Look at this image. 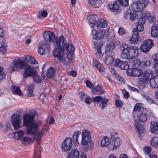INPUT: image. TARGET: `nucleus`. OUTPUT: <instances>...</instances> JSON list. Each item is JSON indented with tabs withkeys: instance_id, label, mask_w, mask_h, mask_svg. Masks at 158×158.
<instances>
[{
	"instance_id": "nucleus-61",
	"label": "nucleus",
	"mask_w": 158,
	"mask_h": 158,
	"mask_svg": "<svg viewBox=\"0 0 158 158\" xmlns=\"http://www.w3.org/2000/svg\"><path fill=\"white\" fill-rule=\"evenodd\" d=\"M127 74L129 76H133V69H129V68L127 69Z\"/></svg>"
},
{
	"instance_id": "nucleus-20",
	"label": "nucleus",
	"mask_w": 158,
	"mask_h": 158,
	"mask_svg": "<svg viewBox=\"0 0 158 158\" xmlns=\"http://www.w3.org/2000/svg\"><path fill=\"white\" fill-rule=\"evenodd\" d=\"M91 93L95 95H102L105 93V91L104 90L102 86L99 85L95 86L91 90Z\"/></svg>"
},
{
	"instance_id": "nucleus-60",
	"label": "nucleus",
	"mask_w": 158,
	"mask_h": 158,
	"mask_svg": "<svg viewBox=\"0 0 158 158\" xmlns=\"http://www.w3.org/2000/svg\"><path fill=\"white\" fill-rule=\"evenodd\" d=\"M86 85L87 87L90 89H92L94 87V85L89 81L87 80L86 81Z\"/></svg>"
},
{
	"instance_id": "nucleus-58",
	"label": "nucleus",
	"mask_w": 158,
	"mask_h": 158,
	"mask_svg": "<svg viewBox=\"0 0 158 158\" xmlns=\"http://www.w3.org/2000/svg\"><path fill=\"white\" fill-rule=\"evenodd\" d=\"M35 86V84L34 83H31L28 86V90L33 91Z\"/></svg>"
},
{
	"instance_id": "nucleus-15",
	"label": "nucleus",
	"mask_w": 158,
	"mask_h": 158,
	"mask_svg": "<svg viewBox=\"0 0 158 158\" xmlns=\"http://www.w3.org/2000/svg\"><path fill=\"white\" fill-rule=\"evenodd\" d=\"M73 146L72 141L70 137L67 138L64 140L61 145L62 151L66 152L69 150Z\"/></svg>"
},
{
	"instance_id": "nucleus-48",
	"label": "nucleus",
	"mask_w": 158,
	"mask_h": 158,
	"mask_svg": "<svg viewBox=\"0 0 158 158\" xmlns=\"http://www.w3.org/2000/svg\"><path fill=\"white\" fill-rule=\"evenodd\" d=\"M7 45L5 42H2L0 47V51L3 54H4L6 52Z\"/></svg>"
},
{
	"instance_id": "nucleus-12",
	"label": "nucleus",
	"mask_w": 158,
	"mask_h": 158,
	"mask_svg": "<svg viewBox=\"0 0 158 158\" xmlns=\"http://www.w3.org/2000/svg\"><path fill=\"white\" fill-rule=\"evenodd\" d=\"M82 139L81 144L84 146H86L88 144L91 139V133L87 130H82L81 133Z\"/></svg>"
},
{
	"instance_id": "nucleus-31",
	"label": "nucleus",
	"mask_w": 158,
	"mask_h": 158,
	"mask_svg": "<svg viewBox=\"0 0 158 158\" xmlns=\"http://www.w3.org/2000/svg\"><path fill=\"white\" fill-rule=\"evenodd\" d=\"M31 77H32L34 82L37 84H41L42 83V81L41 77L37 74V71Z\"/></svg>"
},
{
	"instance_id": "nucleus-47",
	"label": "nucleus",
	"mask_w": 158,
	"mask_h": 158,
	"mask_svg": "<svg viewBox=\"0 0 158 158\" xmlns=\"http://www.w3.org/2000/svg\"><path fill=\"white\" fill-rule=\"evenodd\" d=\"M15 136H17L18 137V139L21 140L22 139L24 135V133L22 131H19L15 133Z\"/></svg>"
},
{
	"instance_id": "nucleus-41",
	"label": "nucleus",
	"mask_w": 158,
	"mask_h": 158,
	"mask_svg": "<svg viewBox=\"0 0 158 158\" xmlns=\"http://www.w3.org/2000/svg\"><path fill=\"white\" fill-rule=\"evenodd\" d=\"M12 90L13 93L15 94L22 96L23 93L20 91L19 87L16 86H13L12 87Z\"/></svg>"
},
{
	"instance_id": "nucleus-29",
	"label": "nucleus",
	"mask_w": 158,
	"mask_h": 158,
	"mask_svg": "<svg viewBox=\"0 0 158 158\" xmlns=\"http://www.w3.org/2000/svg\"><path fill=\"white\" fill-rule=\"evenodd\" d=\"M88 4L95 8L99 7L101 5V2L99 0H88Z\"/></svg>"
},
{
	"instance_id": "nucleus-9",
	"label": "nucleus",
	"mask_w": 158,
	"mask_h": 158,
	"mask_svg": "<svg viewBox=\"0 0 158 158\" xmlns=\"http://www.w3.org/2000/svg\"><path fill=\"white\" fill-rule=\"evenodd\" d=\"M23 69V76L24 79L32 77L36 71L33 66H31L27 64Z\"/></svg>"
},
{
	"instance_id": "nucleus-33",
	"label": "nucleus",
	"mask_w": 158,
	"mask_h": 158,
	"mask_svg": "<svg viewBox=\"0 0 158 158\" xmlns=\"http://www.w3.org/2000/svg\"><path fill=\"white\" fill-rule=\"evenodd\" d=\"M97 18V16L96 15L91 16L89 18V23L91 28H93L95 26L97 23L96 19Z\"/></svg>"
},
{
	"instance_id": "nucleus-19",
	"label": "nucleus",
	"mask_w": 158,
	"mask_h": 158,
	"mask_svg": "<svg viewBox=\"0 0 158 158\" xmlns=\"http://www.w3.org/2000/svg\"><path fill=\"white\" fill-rule=\"evenodd\" d=\"M122 143V141L119 138H117L115 140H112L111 143L109 147L110 150H114L119 147Z\"/></svg>"
},
{
	"instance_id": "nucleus-28",
	"label": "nucleus",
	"mask_w": 158,
	"mask_h": 158,
	"mask_svg": "<svg viewBox=\"0 0 158 158\" xmlns=\"http://www.w3.org/2000/svg\"><path fill=\"white\" fill-rule=\"evenodd\" d=\"M128 45L125 44H122L120 45V49L122 51V53L121 55V58L123 59L124 57V54H126L128 49Z\"/></svg>"
},
{
	"instance_id": "nucleus-44",
	"label": "nucleus",
	"mask_w": 158,
	"mask_h": 158,
	"mask_svg": "<svg viewBox=\"0 0 158 158\" xmlns=\"http://www.w3.org/2000/svg\"><path fill=\"white\" fill-rule=\"evenodd\" d=\"M151 145L155 148L158 147V137H154L150 141Z\"/></svg>"
},
{
	"instance_id": "nucleus-16",
	"label": "nucleus",
	"mask_w": 158,
	"mask_h": 158,
	"mask_svg": "<svg viewBox=\"0 0 158 158\" xmlns=\"http://www.w3.org/2000/svg\"><path fill=\"white\" fill-rule=\"evenodd\" d=\"M105 33L104 30H99L97 31L96 30L92 31L91 36L93 40H100L102 38Z\"/></svg>"
},
{
	"instance_id": "nucleus-39",
	"label": "nucleus",
	"mask_w": 158,
	"mask_h": 158,
	"mask_svg": "<svg viewBox=\"0 0 158 158\" xmlns=\"http://www.w3.org/2000/svg\"><path fill=\"white\" fill-rule=\"evenodd\" d=\"M104 60L106 64L108 65H110L112 64L114 59L112 56H108L105 57L104 58Z\"/></svg>"
},
{
	"instance_id": "nucleus-13",
	"label": "nucleus",
	"mask_w": 158,
	"mask_h": 158,
	"mask_svg": "<svg viewBox=\"0 0 158 158\" xmlns=\"http://www.w3.org/2000/svg\"><path fill=\"white\" fill-rule=\"evenodd\" d=\"M12 124L15 130L18 129L21 125L22 118L19 114H15L11 116Z\"/></svg>"
},
{
	"instance_id": "nucleus-3",
	"label": "nucleus",
	"mask_w": 158,
	"mask_h": 158,
	"mask_svg": "<svg viewBox=\"0 0 158 158\" xmlns=\"http://www.w3.org/2000/svg\"><path fill=\"white\" fill-rule=\"evenodd\" d=\"M58 47H62L64 49H65L68 52L67 54H70V56H73L74 55V48L73 45L67 42L65 40L64 37L61 36L54 42Z\"/></svg>"
},
{
	"instance_id": "nucleus-17",
	"label": "nucleus",
	"mask_w": 158,
	"mask_h": 158,
	"mask_svg": "<svg viewBox=\"0 0 158 158\" xmlns=\"http://www.w3.org/2000/svg\"><path fill=\"white\" fill-rule=\"evenodd\" d=\"M114 66L122 69L126 70L128 69L129 67V66L127 62L122 61L118 59H117L115 60Z\"/></svg>"
},
{
	"instance_id": "nucleus-23",
	"label": "nucleus",
	"mask_w": 158,
	"mask_h": 158,
	"mask_svg": "<svg viewBox=\"0 0 158 158\" xmlns=\"http://www.w3.org/2000/svg\"><path fill=\"white\" fill-rule=\"evenodd\" d=\"M70 54L67 55V57H63L62 58H60L59 60L63 65L66 66H68L70 64V60L72 59L73 56H70Z\"/></svg>"
},
{
	"instance_id": "nucleus-14",
	"label": "nucleus",
	"mask_w": 158,
	"mask_h": 158,
	"mask_svg": "<svg viewBox=\"0 0 158 158\" xmlns=\"http://www.w3.org/2000/svg\"><path fill=\"white\" fill-rule=\"evenodd\" d=\"M50 48V46L48 42H42L39 44L38 52L40 55H43L49 52Z\"/></svg>"
},
{
	"instance_id": "nucleus-36",
	"label": "nucleus",
	"mask_w": 158,
	"mask_h": 158,
	"mask_svg": "<svg viewBox=\"0 0 158 158\" xmlns=\"http://www.w3.org/2000/svg\"><path fill=\"white\" fill-rule=\"evenodd\" d=\"M35 153L33 155V158H40L41 148L40 145L36 147L35 149Z\"/></svg>"
},
{
	"instance_id": "nucleus-64",
	"label": "nucleus",
	"mask_w": 158,
	"mask_h": 158,
	"mask_svg": "<svg viewBox=\"0 0 158 158\" xmlns=\"http://www.w3.org/2000/svg\"><path fill=\"white\" fill-rule=\"evenodd\" d=\"M151 15L150 13L148 11L145 12L143 14V16L147 19L149 18Z\"/></svg>"
},
{
	"instance_id": "nucleus-26",
	"label": "nucleus",
	"mask_w": 158,
	"mask_h": 158,
	"mask_svg": "<svg viewBox=\"0 0 158 158\" xmlns=\"http://www.w3.org/2000/svg\"><path fill=\"white\" fill-rule=\"evenodd\" d=\"M107 26V21L103 19H99L97 22L96 27L98 28H105Z\"/></svg>"
},
{
	"instance_id": "nucleus-57",
	"label": "nucleus",
	"mask_w": 158,
	"mask_h": 158,
	"mask_svg": "<svg viewBox=\"0 0 158 158\" xmlns=\"http://www.w3.org/2000/svg\"><path fill=\"white\" fill-rule=\"evenodd\" d=\"M118 31L119 35H123L125 32V29L122 27H120L119 28Z\"/></svg>"
},
{
	"instance_id": "nucleus-54",
	"label": "nucleus",
	"mask_w": 158,
	"mask_h": 158,
	"mask_svg": "<svg viewBox=\"0 0 158 158\" xmlns=\"http://www.w3.org/2000/svg\"><path fill=\"white\" fill-rule=\"evenodd\" d=\"M111 139L112 140H115L117 138H119L118 137V134L116 132L112 131L110 133Z\"/></svg>"
},
{
	"instance_id": "nucleus-40",
	"label": "nucleus",
	"mask_w": 158,
	"mask_h": 158,
	"mask_svg": "<svg viewBox=\"0 0 158 158\" xmlns=\"http://www.w3.org/2000/svg\"><path fill=\"white\" fill-rule=\"evenodd\" d=\"M152 57L153 60L155 61L153 67L155 70L158 69V53L153 55Z\"/></svg>"
},
{
	"instance_id": "nucleus-53",
	"label": "nucleus",
	"mask_w": 158,
	"mask_h": 158,
	"mask_svg": "<svg viewBox=\"0 0 158 158\" xmlns=\"http://www.w3.org/2000/svg\"><path fill=\"white\" fill-rule=\"evenodd\" d=\"M151 64V62L149 60L143 61L141 62V66L143 67L149 66Z\"/></svg>"
},
{
	"instance_id": "nucleus-46",
	"label": "nucleus",
	"mask_w": 158,
	"mask_h": 158,
	"mask_svg": "<svg viewBox=\"0 0 158 158\" xmlns=\"http://www.w3.org/2000/svg\"><path fill=\"white\" fill-rule=\"evenodd\" d=\"M80 134V132L78 131H77L73 133V141L75 143H79L78 141V139L79 135Z\"/></svg>"
},
{
	"instance_id": "nucleus-21",
	"label": "nucleus",
	"mask_w": 158,
	"mask_h": 158,
	"mask_svg": "<svg viewBox=\"0 0 158 158\" xmlns=\"http://www.w3.org/2000/svg\"><path fill=\"white\" fill-rule=\"evenodd\" d=\"M148 115L144 113H140L137 115L134 116V119L135 122H137L139 120L141 122H145L147 119Z\"/></svg>"
},
{
	"instance_id": "nucleus-62",
	"label": "nucleus",
	"mask_w": 158,
	"mask_h": 158,
	"mask_svg": "<svg viewBox=\"0 0 158 158\" xmlns=\"http://www.w3.org/2000/svg\"><path fill=\"white\" fill-rule=\"evenodd\" d=\"M6 35V32L2 28L0 27V38L3 37Z\"/></svg>"
},
{
	"instance_id": "nucleus-5",
	"label": "nucleus",
	"mask_w": 158,
	"mask_h": 158,
	"mask_svg": "<svg viewBox=\"0 0 158 158\" xmlns=\"http://www.w3.org/2000/svg\"><path fill=\"white\" fill-rule=\"evenodd\" d=\"M140 49L136 46H130L126 54H124V59H133L138 56L139 55Z\"/></svg>"
},
{
	"instance_id": "nucleus-63",
	"label": "nucleus",
	"mask_w": 158,
	"mask_h": 158,
	"mask_svg": "<svg viewBox=\"0 0 158 158\" xmlns=\"http://www.w3.org/2000/svg\"><path fill=\"white\" fill-rule=\"evenodd\" d=\"M141 110V106L140 104H136L134 108V111H138Z\"/></svg>"
},
{
	"instance_id": "nucleus-51",
	"label": "nucleus",
	"mask_w": 158,
	"mask_h": 158,
	"mask_svg": "<svg viewBox=\"0 0 158 158\" xmlns=\"http://www.w3.org/2000/svg\"><path fill=\"white\" fill-rule=\"evenodd\" d=\"M143 150L146 155H148L151 152L152 148L150 147L146 146L143 148Z\"/></svg>"
},
{
	"instance_id": "nucleus-38",
	"label": "nucleus",
	"mask_w": 158,
	"mask_h": 158,
	"mask_svg": "<svg viewBox=\"0 0 158 158\" xmlns=\"http://www.w3.org/2000/svg\"><path fill=\"white\" fill-rule=\"evenodd\" d=\"M151 34L153 37H158V27L155 26H153L151 28Z\"/></svg>"
},
{
	"instance_id": "nucleus-55",
	"label": "nucleus",
	"mask_w": 158,
	"mask_h": 158,
	"mask_svg": "<svg viewBox=\"0 0 158 158\" xmlns=\"http://www.w3.org/2000/svg\"><path fill=\"white\" fill-rule=\"evenodd\" d=\"M134 29H136V31L139 32H141L143 31L144 27L142 24H138L137 27Z\"/></svg>"
},
{
	"instance_id": "nucleus-50",
	"label": "nucleus",
	"mask_w": 158,
	"mask_h": 158,
	"mask_svg": "<svg viewBox=\"0 0 158 158\" xmlns=\"http://www.w3.org/2000/svg\"><path fill=\"white\" fill-rule=\"evenodd\" d=\"M26 58L27 59H29V62L31 64H35L38 63L37 61L31 56L28 55L26 56Z\"/></svg>"
},
{
	"instance_id": "nucleus-59",
	"label": "nucleus",
	"mask_w": 158,
	"mask_h": 158,
	"mask_svg": "<svg viewBox=\"0 0 158 158\" xmlns=\"http://www.w3.org/2000/svg\"><path fill=\"white\" fill-rule=\"evenodd\" d=\"M115 104L117 107H121L122 106L123 103L122 101L118 100H116L115 101Z\"/></svg>"
},
{
	"instance_id": "nucleus-34",
	"label": "nucleus",
	"mask_w": 158,
	"mask_h": 158,
	"mask_svg": "<svg viewBox=\"0 0 158 158\" xmlns=\"http://www.w3.org/2000/svg\"><path fill=\"white\" fill-rule=\"evenodd\" d=\"M110 139L106 137H104L102 140L101 142V146L102 147H105L108 146L110 144Z\"/></svg>"
},
{
	"instance_id": "nucleus-25",
	"label": "nucleus",
	"mask_w": 158,
	"mask_h": 158,
	"mask_svg": "<svg viewBox=\"0 0 158 158\" xmlns=\"http://www.w3.org/2000/svg\"><path fill=\"white\" fill-rule=\"evenodd\" d=\"M79 152L76 149H73L68 154L67 158H78Z\"/></svg>"
},
{
	"instance_id": "nucleus-27",
	"label": "nucleus",
	"mask_w": 158,
	"mask_h": 158,
	"mask_svg": "<svg viewBox=\"0 0 158 158\" xmlns=\"http://www.w3.org/2000/svg\"><path fill=\"white\" fill-rule=\"evenodd\" d=\"M150 131L152 133H155L158 131V123L157 122L152 121L151 122Z\"/></svg>"
},
{
	"instance_id": "nucleus-30",
	"label": "nucleus",
	"mask_w": 158,
	"mask_h": 158,
	"mask_svg": "<svg viewBox=\"0 0 158 158\" xmlns=\"http://www.w3.org/2000/svg\"><path fill=\"white\" fill-rule=\"evenodd\" d=\"M92 65L94 67L97 68L100 72H102L104 71L105 69L103 66L97 60L94 61L92 63Z\"/></svg>"
},
{
	"instance_id": "nucleus-2",
	"label": "nucleus",
	"mask_w": 158,
	"mask_h": 158,
	"mask_svg": "<svg viewBox=\"0 0 158 158\" xmlns=\"http://www.w3.org/2000/svg\"><path fill=\"white\" fill-rule=\"evenodd\" d=\"M27 127V133L29 135H34L36 140H40L44 134V130L42 128L40 130L38 129V124L35 122Z\"/></svg>"
},
{
	"instance_id": "nucleus-24",
	"label": "nucleus",
	"mask_w": 158,
	"mask_h": 158,
	"mask_svg": "<svg viewBox=\"0 0 158 158\" xmlns=\"http://www.w3.org/2000/svg\"><path fill=\"white\" fill-rule=\"evenodd\" d=\"M150 86L152 88L158 87V75H156L151 78L150 81Z\"/></svg>"
},
{
	"instance_id": "nucleus-52",
	"label": "nucleus",
	"mask_w": 158,
	"mask_h": 158,
	"mask_svg": "<svg viewBox=\"0 0 158 158\" xmlns=\"http://www.w3.org/2000/svg\"><path fill=\"white\" fill-rule=\"evenodd\" d=\"M133 62L134 63V66L135 67H138L141 66V62L140 61L139 59L137 58L135 59Z\"/></svg>"
},
{
	"instance_id": "nucleus-42",
	"label": "nucleus",
	"mask_w": 158,
	"mask_h": 158,
	"mask_svg": "<svg viewBox=\"0 0 158 158\" xmlns=\"http://www.w3.org/2000/svg\"><path fill=\"white\" fill-rule=\"evenodd\" d=\"M114 48V45L113 43H109L106 45V52H111Z\"/></svg>"
},
{
	"instance_id": "nucleus-22",
	"label": "nucleus",
	"mask_w": 158,
	"mask_h": 158,
	"mask_svg": "<svg viewBox=\"0 0 158 158\" xmlns=\"http://www.w3.org/2000/svg\"><path fill=\"white\" fill-rule=\"evenodd\" d=\"M132 33V35L129 40V42L130 43L133 44L136 42L139 39V35L136 29H133Z\"/></svg>"
},
{
	"instance_id": "nucleus-4",
	"label": "nucleus",
	"mask_w": 158,
	"mask_h": 158,
	"mask_svg": "<svg viewBox=\"0 0 158 158\" xmlns=\"http://www.w3.org/2000/svg\"><path fill=\"white\" fill-rule=\"evenodd\" d=\"M129 0H120L116 1L113 4H110L108 5L109 10L115 14H119L120 13L121 10L119 8V5L124 6H127L128 5Z\"/></svg>"
},
{
	"instance_id": "nucleus-35",
	"label": "nucleus",
	"mask_w": 158,
	"mask_h": 158,
	"mask_svg": "<svg viewBox=\"0 0 158 158\" xmlns=\"http://www.w3.org/2000/svg\"><path fill=\"white\" fill-rule=\"evenodd\" d=\"M55 70L53 67H51L47 70L46 75L48 77L52 78L54 75Z\"/></svg>"
},
{
	"instance_id": "nucleus-32",
	"label": "nucleus",
	"mask_w": 158,
	"mask_h": 158,
	"mask_svg": "<svg viewBox=\"0 0 158 158\" xmlns=\"http://www.w3.org/2000/svg\"><path fill=\"white\" fill-rule=\"evenodd\" d=\"M135 127L138 133L140 134L143 133L144 130L143 126L139 124L137 122H135Z\"/></svg>"
},
{
	"instance_id": "nucleus-11",
	"label": "nucleus",
	"mask_w": 158,
	"mask_h": 158,
	"mask_svg": "<svg viewBox=\"0 0 158 158\" xmlns=\"http://www.w3.org/2000/svg\"><path fill=\"white\" fill-rule=\"evenodd\" d=\"M153 45V40L150 39H147L143 42L140 47V49L143 52L146 53L149 51Z\"/></svg>"
},
{
	"instance_id": "nucleus-1",
	"label": "nucleus",
	"mask_w": 158,
	"mask_h": 158,
	"mask_svg": "<svg viewBox=\"0 0 158 158\" xmlns=\"http://www.w3.org/2000/svg\"><path fill=\"white\" fill-rule=\"evenodd\" d=\"M44 38L46 41L53 42V45L56 47L53 53L54 56L56 57L59 60L60 58L64 56V49L62 47H58L54 42L58 38H55V35L53 33L49 31H45L43 33Z\"/></svg>"
},
{
	"instance_id": "nucleus-8",
	"label": "nucleus",
	"mask_w": 158,
	"mask_h": 158,
	"mask_svg": "<svg viewBox=\"0 0 158 158\" xmlns=\"http://www.w3.org/2000/svg\"><path fill=\"white\" fill-rule=\"evenodd\" d=\"M25 62L21 60L15 59L13 61V64L10 65L8 68L10 72L17 71L18 69H23L26 64Z\"/></svg>"
},
{
	"instance_id": "nucleus-45",
	"label": "nucleus",
	"mask_w": 158,
	"mask_h": 158,
	"mask_svg": "<svg viewBox=\"0 0 158 158\" xmlns=\"http://www.w3.org/2000/svg\"><path fill=\"white\" fill-rule=\"evenodd\" d=\"M142 70L140 69L137 68H133V77H138L140 76L142 74Z\"/></svg>"
},
{
	"instance_id": "nucleus-37",
	"label": "nucleus",
	"mask_w": 158,
	"mask_h": 158,
	"mask_svg": "<svg viewBox=\"0 0 158 158\" xmlns=\"http://www.w3.org/2000/svg\"><path fill=\"white\" fill-rule=\"evenodd\" d=\"M102 46V44H99L97 47V52L96 54V57L100 59L102 58V55L101 51V48Z\"/></svg>"
},
{
	"instance_id": "nucleus-18",
	"label": "nucleus",
	"mask_w": 158,
	"mask_h": 158,
	"mask_svg": "<svg viewBox=\"0 0 158 158\" xmlns=\"http://www.w3.org/2000/svg\"><path fill=\"white\" fill-rule=\"evenodd\" d=\"M125 17L126 19H130L131 20L138 19L139 18V16L138 14L132 13L129 9H128L126 10L125 14Z\"/></svg>"
},
{
	"instance_id": "nucleus-56",
	"label": "nucleus",
	"mask_w": 158,
	"mask_h": 158,
	"mask_svg": "<svg viewBox=\"0 0 158 158\" xmlns=\"http://www.w3.org/2000/svg\"><path fill=\"white\" fill-rule=\"evenodd\" d=\"M116 79L118 81L119 83L121 84H123L125 83V81L123 78L121 77L120 76L117 75L116 77Z\"/></svg>"
},
{
	"instance_id": "nucleus-7",
	"label": "nucleus",
	"mask_w": 158,
	"mask_h": 158,
	"mask_svg": "<svg viewBox=\"0 0 158 158\" xmlns=\"http://www.w3.org/2000/svg\"><path fill=\"white\" fill-rule=\"evenodd\" d=\"M36 114V112L35 110H31L28 113L25 114L23 116V125L27 126L34 122V117Z\"/></svg>"
},
{
	"instance_id": "nucleus-6",
	"label": "nucleus",
	"mask_w": 158,
	"mask_h": 158,
	"mask_svg": "<svg viewBox=\"0 0 158 158\" xmlns=\"http://www.w3.org/2000/svg\"><path fill=\"white\" fill-rule=\"evenodd\" d=\"M149 3L148 0H139L133 3L131 8L134 12H139L141 11Z\"/></svg>"
},
{
	"instance_id": "nucleus-43",
	"label": "nucleus",
	"mask_w": 158,
	"mask_h": 158,
	"mask_svg": "<svg viewBox=\"0 0 158 158\" xmlns=\"http://www.w3.org/2000/svg\"><path fill=\"white\" fill-rule=\"evenodd\" d=\"M22 143L25 145L32 142V140L28 137H24L21 140Z\"/></svg>"
},
{
	"instance_id": "nucleus-10",
	"label": "nucleus",
	"mask_w": 158,
	"mask_h": 158,
	"mask_svg": "<svg viewBox=\"0 0 158 158\" xmlns=\"http://www.w3.org/2000/svg\"><path fill=\"white\" fill-rule=\"evenodd\" d=\"M93 101L95 102L99 103V107L102 109L108 106L109 99L106 97L100 96H96L93 98Z\"/></svg>"
},
{
	"instance_id": "nucleus-49",
	"label": "nucleus",
	"mask_w": 158,
	"mask_h": 158,
	"mask_svg": "<svg viewBox=\"0 0 158 158\" xmlns=\"http://www.w3.org/2000/svg\"><path fill=\"white\" fill-rule=\"evenodd\" d=\"M3 68L0 65V82H1L2 80L6 78V75L3 71Z\"/></svg>"
}]
</instances>
